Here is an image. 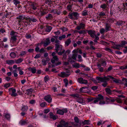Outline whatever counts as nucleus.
<instances>
[{
  "label": "nucleus",
  "instance_id": "61",
  "mask_svg": "<svg viewBox=\"0 0 127 127\" xmlns=\"http://www.w3.org/2000/svg\"><path fill=\"white\" fill-rule=\"evenodd\" d=\"M44 80L45 82H47L48 81V76H46L45 77L44 79Z\"/></svg>",
  "mask_w": 127,
  "mask_h": 127
},
{
  "label": "nucleus",
  "instance_id": "3",
  "mask_svg": "<svg viewBox=\"0 0 127 127\" xmlns=\"http://www.w3.org/2000/svg\"><path fill=\"white\" fill-rule=\"evenodd\" d=\"M55 52H53L52 53V55L53 57L51 60V62L53 63H54L58 62V63L55 64V65L57 66L61 64V62L58 61V59L56 56H55Z\"/></svg>",
  "mask_w": 127,
  "mask_h": 127
},
{
  "label": "nucleus",
  "instance_id": "28",
  "mask_svg": "<svg viewBox=\"0 0 127 127\" xmlns=\"http://www.w3.org/2000/svg\"><path fill=\"white\" fill-rule=\"evenodd\" d=\"M47 105V103L45 102H40V106L41 107H45Z\"/></svg>",
  "mask_w": 127,
  "mask_h": 127
},
{
  "label": "nucleus",
  "instance_id": "42",
  "mask_svg": "<svg viewBox=\"0 0 127 127\" xmlns=\"http://www.w3.org/2000/svg\"><path fill=\"white\" fill-rule=\"evenodd\" d=\"M65 36H66L65 35H64L60 36L59 37V39L60 40H61L65 38Z\"/></svg>",
  "mask_w": 127,
  "mask_h": 127
},
{
  "label": "nucleus",
  "instance_id": "64",
  "mask_svg": "<svg viewBox=\"0 0 127 127\" xmlns=\"http://www.w3.org/2000/svg\"><path fill=\"white\" fill-rule=\"evenodd\" d=\"M124 48L126 49L123 50V52L124 53H126L127 52V46L125 47Z\"/></svg>",
  "mask_w": 127,
  "mask_h": 127
},
{
  "label": "nucleus",
  "instance_id": "8",
  "mask_svg": "<svg viewBox=\"0 0 127 127\" xmlns=\"http://www.w3.org/2000/svg\"><path fill=\"white\" fill-rule=\"evenodd\" d=\"M67 112V110L66 109H59L57 111V113L60 115H63L64 113H66Z\"/></svg>",
  "mask_w": 127,
  "mask_h": 127
},
{
  "label": "nucleus",
  "instance_id": "31",
  "mask_svg": "<svg viewBox=\"0 0 127 127\" xmlns=\"http://www.w3.org/2000/svg\"><path fill=\"white\" fill-rule=\"evenodd\" d=\"M71 41L70 39H68L65 42V45L66 46H68L69 44L70 43Z\"/></svg>",
  "mask_w": 127,
  "mask_h": 127
},
{
  "label": "nucleus",
  "instance_id": "1",
  "mask_svg": "<svg viewBox=\"0 0 127 127\" xmlns=\"http://www.w3.org/2000/svg\"><path fill=\"white\" fill-rule=\"evenodd\" d=\"M110 79L112 80L115 82H118V81L117 80L114 78L112 76H110L104 77V78L99 77L97 78V80L98 81H99L101 82H105L102 84V85L104 87H106V86L107 83H106V82Z\"/></svg>",
  "mask_w": 127,
  "mask_h": 127
},
{
  "label": "nucleus",
  "instance_id": "57",
  "mask_svg": "<svg viewBox=\"0 0 127 127\" xmlns=\"http://www.w3.org/2000/svg\"><path fill=\"white\" fill-rule=\"evenodd\" d=\"M39 51L40 52H45V50L43 48H42L40 49Z\"/></svg>",
  "mask_w": 127,
  "mask_h": 127
},
{
  "label": "nucleus",
  "instance_id": "33",
  "mask_svg": "<svg viewBox=\"0 0 127 127\" xmlns=\"http://www.w3.org/2000/svg\"><path fill=\"white\" fill-rule=\"evenodd\" d=\"M26 53V51H22L21 52L20 54L19 55V56L20 57L23 56L25 55Z\"/></svg>",
  "mask_w": 127,
  "mask_h": 127
},
{
  "label": "nucleus",
  "instance_id": "23",
  "mask_svg": "<svg viewBox=\"0 0 127 127\" xmlns=\"http://www.w3.org/2000/svg\"><path fill=\"white\" fill-rule=\"evenodd\" d=\"M85 26L84 24L82 23H81L80 24V26H77V29L78 30H79L81 29H83Z\"/></svg>",
  "mask_w": 127,
  "mask_h": 127
},
{
  "label": "nucleus",
  "instance_id": "12",
  "mask_svg": "<svg viewBox=\"0 0 127 127\" xmlns=\"http://www.w3.org/2000/svg\"><path fill=\"white\" fill-rule=\"evenodd\" d=\"M77 102L79 103H81L83 104H85V100L82 98L79 97L76 100Z\"/></svg>",
  "mask_w": 127,
  "mask_h": 127
},
{
  "label": "nucleus",
  "instance_id": "27",
  "mask_svg": "<svg viewBox=\"0 0 127 127\" xmlns=\"http://www.w3.org/2000/svg\"><path fill=\"white\" fill-rule=\"evenodd\" d=\"M10 56L12 58H14L16 57V55L14 52H12L10 54Z\"/></svg>",
  "mask_w": 127,
  "mask_h": 127
},
{
  "label": "nucleus",
  "instance_id": "19",
  "mask_svg": "<svg viewBox=\"0 0 127 127\" xmlns=\"http://www.w3.org/2000/svg\"><path fill=\"white\" fill-rule=\"evenodd\" d=\"M50 118H52L53 120H55L58 118L57 116L55 115H54L52 113H50Z\"/></svg>",
  "mask_w": 127,
  "mask_h": 127
},
{
  "label": "nucleus",
  "instance_id": "10",
  "mask_svg": "<svg viewBox=\"0 0 127 127\" xmlns=\"http://www.w3.org/2000/svg\"><path fill=\"white\" fill-rule=\"evenodd\" d=\"M78 82L81 84H86L87 83V80H84L82 78H80L78 79Z\"/></svg>",
  "mask_w": 127,
  "mask_h": 127
},
{
  "label": "nucleus",
  "instance_id": "32",
  "mask_svg": "<svg viewBox=\"0 0 127 127\" xmlns=\"http://www.w3.org/2000/svg\"><path fill=\"white\" fill-rule=\"evenodd\" d=\"M110 26L108 24H106V27L105 28L106 32H107L108 31L110 30Z\"/></svg>",
  "mask_w": 127,
  "mask_h": 127
},
{
  "label": "nucleus",
  "instance_id": "44",
  "mask_svg": "<svg viewBox=\"0 0 127 127\" xmlns=\"http://www.w3.org/2000/svg\"><path fill=\"white\" fill-rule=\"evenodd\" d=\"M89 121L88 120H85L83 122V124H84L88 125L89 124Z\"/></svg>",
  "mask_w": 127,
  "mask_h": 127
},
{
  "label": "nucleus",
  "instance_id": "53",
  "mask_svg": "<svg viewBox=\"0 0 127 127\" xmlns=\"http://www.w3.org/2000/svg\"><path fill=\"white\" fill-rule=\"evenodd\" d=\"M93 100V99L91 98H89L87 99V101L88 102H89Z\"/></svg>",
  "mask_w": 127,
  "mask_h": 127
},
{
  "label": "nucleus",
  "instance_id": "17",
  "mask_svg": "<svg viewBox=\"0 0 127 127\" xmlns=\"http://www.w3.org/2000/svg\"><path fill=\"white\" fill-rule=\"evenodd\" d=\"M103 96L100 95H98V98L97 99H95L94 100V103H95L97 102L99 100H100L101 99H103Z\"/></svg>",
  "mask_w": 127,
  "mask_h": 127
},
{
  "label": "nucleus",
  "instance_id": "22",
  "mask_svg": "<svg viewBox=\"0 0 127 127\" xmlns=\"http://www.w3.org/2000/svg\"><path fill=\"white\" fill-rule=\"evenodd\" d=\"M126 44H127V42L125 41H122L121 43L119 44V46L122 47H123Z\"/></svg>",
  "mask_w": 127,
  "mask_h": 127
},
{
  "label": "nucleus",
  "instance_id": "49",
  "mask_svg": "<svg viewBox=\"0 0 127 127\" xmlns=\"http://www.w3.org/2000/svg\"><path fill=\"white\" fill-rule=\"evenodd\" d=\"M106 5L105 4H104L101 5L100 7L102 8L105 9L106 8Z\"/></svg>",
  "mask_w": 127,
  "mask_h": 127
},
{
  "label": "nucleus",
  "instance_id": "39",
  "mask_svg": "<svg viewBox=\"0 0 127 127\" xmlns=\"http://www.w3.org/2000/svg\"><path fill=\"white\" fill-rule=\"evenodd\" d=\"M13 73L14 74V76L15 77H17L18 76V75L17 73V72L16 70H14L13 71Z\"/></svg>",
  "mask_w": 127,
  "mask_h": 127
},
{
  "label": "nucleus",
  "instance_id": "7",
  "mask_svg": "<svg viewBox=\"0 0 127 127\" xmlns=\"http://www.w3.org/2000/svg\"><path fill=\"white\" fill-rule=\"evenodd\" d=\"M70 71H68L66 72V73L64 72H62L59 74L60 77H65L68 76L70 75Z\"/></svg>",
  "mask_w": 127,
  "mask_h": 127
},
{
  "label": "nucleus",
  "instance_id": "26",
  "mask_svg": "<svg viewBox=\"0 0 127 127\" xmlns=\"http://www.w3.org/2000/svg\"><path fill=\"white\" fill-rule=\"evenodd\" d=\"M122 83L124 84V85L126 87H127V79L125 78L122 79Z\"/></svg>",
  "mask_w": 127,
  "mask_h": 127
},
{
  "label": "nucleus",
  "instance_id": "63",
  "mask_svg": "<svg viewBox=\"0 0 127 127\" xmlns=\"http://www.w3.org/2000/svg\"><path fill=\"white\" fill-rule=\"evenodd\" d=\"M87 13V11H85L82 13V15L83 16H85L86 15Z\"/></svg>",
  "mask_w": 127,
  "mask_h": 127
},
{
  "label": "nucleus",
  "instance_id": "45",
  "mask_svg": "<svg viewBox=\"0 0 127 127\" xmlns=\"http://www.w3.org/2000/svg\"><path fill=\"white\" fill-rule=\"evenodd\" d=\"M10 85L9 83H6L4 85V87L5 88H8L10 86Z\"/></svg>",
  "mask_w": 127,
  "mask_h": 127
},
{
  "label": "nucleus",
  "instance_id": "46",
  "mask_svg": "<svg viewBox=\"0 0 127 127\" xmlns=\"http://www.w3.org/2000/svg\"><path fill=\"white\" fill-rule=\"evenodd\" d=\"M105 31H106L103 28H102L100 30V33L101 34H102L104 33Z\"/></svg>",
  "mask_w": 127,
  "mask_h": 127
},
{
  "label": "nucleus",
  "instance_id": "24",
  "mask_svg": "<svg viewBox=\"0 0 127 127\" xmlns=\"http://www.w3.org/2000/svg\"><path fill=\"white\" fill-rule=\"evenodd\" d=\"M23 60V59L19 58L17 60H15V63L19 64L21 63Z\"/></svg>",
  "mask_w": 127,
  "mask_h": 127
},
{
  "label": "nucleus",
  "instance_id": "20",
  "mask_svg": "<svg viewBox=\"0 0 127 127\" xmlns=\"http://www.w3.org/2000/svg\"><path fill=\"white\" fill-rule=\"evenodd\" d=\"M28 109V107L27 106L23 105L22 107L21 110L24 112H26L27 111Z\"/></svg>",
  "mask_w": 127,
  "mask_h": 127
},
{
  "label": "nucleus",
  "instance_id": "36",
  "mask_svg": "<svg viewBox=\"0 0 127 127\" xmlns=\"http://www.w3.org/2000/svg\"><path fill=\"white\" fill-rule=\"evenodd\" d=\"M13 2L16 5L20 3V1L18 0H13Z\"/></svg>",
  "mask_w": 127,
  "mask_h": 127
},
{
  "label": "nucleus",
  "instance_id": "51",
  "mask_svg": "<svg viewBox=\"0 0 127 127\" xmlns=\"http://www.w3.org/2000/svg\"><path fill=\"white\" fill-rule=\"evenodd\" d=\"M105 91L108 94H110L111 93V91L109 89L107 88L105 89Z\"/></svg>",
  "mask_w": 127,
  "mask_h": 127
},
{
  "label": "nucleus",
  "instance_id": "40",
  "mask_svg": "<svg viewBox=\"0 0 127 127\" xmlns=\"http://www.w3.org/2000/svg\"><path fill=\"white\" fill-rule=\"evenodd\" d=\"M64 82L65 84V86L67 87L68 84V80L66 79H64Z\"/></svg>",
  "mask_w": 127,
  "mask_h": 127
},
{
  "label": "nucleus",
  "instance_id": "11",
  "mask_svg": "<svg viewBox=\"0 0 127 127\" xmlns=\"http://www.w3.org/2000/svg\"><path fill=\"white\" fill-rule=\"evenodd\" d=\"M62 49V46L61 45L58 44H56L55 50L57 52L59 51H61Z\"/></svg>",
  "mask_w": 127,
  "mask_h": 127
},
{
  "label": "nucleus",
  "instance_id": "54",
  "mask_svg": "<svg viewBox=\"0 0 127 127\" xmlns=\"http://www.w3.org/2000/svg\"><path fill=\"white\" fill-rule=\"evenodd\" d=\"M69 18H70L71 19H73V13L69 14Z\"/></svg>",
  "mask_w": 127,
  "mask_h": 127
},
{
  "label": "nucleus",
  "instance_id": "9",
  "mask_svg": "<svg viewBox=\"0 0 127 127\" xmlns=\"http://www.w3.org/2000/svg\"><path fill=\"white\" fill-rule=\"evenodd\" d=\"M43 44L44 47H46L48 46V38H47L45 40L42 41L40 43H38V45H41Z\"/></svg>",
  "mask_w": 127,
  "mask_h": 127
},
{
  "label": "nucleus",
  "instance_id": "14",
  "mask_svg": "<svg viewBox=\"0 0 127 127\" xmlns=\"http://www.w3.org/2000/svg\"><path fill=\"white\" fill-rule=\"evenodd\" d=\"M28 121L27 120H22L19 122V123L21 125H24L27 124Z\"/></svg>",
  "mask_w": 127,
  "mask_h": 127
},
{
  "label": "nucleus",
  "instance_id": "34",
  "mask_svg": "<svg viewBox=\"0 0 127 127\" xmlns=\"http://www.w3.org/2000/svg\"><path fill=\"white\" fill-rule=\"evenodd\" d=\"M71 96H73L75 99H78L79 98V95L77 94H73L71 95Z\"/></svg>",
  "mask_w": 127,
  "mask_h": 127
},
{
  "label": "nucleus",
  "instance_id": "29",
  "mask_svg": "<svg viewBox=\"0 0 127 127\" xmlns=\"http://www.w3.org/2000/svg\"><path fill=\"white\" fill-rule=\"evenodd\" d=\"M87 88L86 87H83L82 88H81L80 89V92H85V91L84 90L85 89H87Z\"/></svg>",
  "mask_w": 127,
  "mask_h": 127
},
{
  "label": "nucleus",
  "instance_id": "58",
  "mask_svg": "<svg viewBox=\"0 0 127 127\" xmlns=\"http://www.w3.org/2000/svg\"><path fill=\"white\" fill-rule=\"evenodd\" d=\"M40 56H41V55L40 54H37L34 57V58H38L40 57Z\"/></svg>",
  "mask_w": 127,
  "mask_h": 127
},
{
  "label": "nucleus",
  "instance_id": "55",
  "mask_svg": "<svg viewBox=\"0 0 127 127\" xmlns=\"http://www.w3.org/2000/svg\"><path fill=\"white\" fill-rule=\"evenodd\" d=\"M74 120L77 123H78L79 122V120L78 118L77 117H75L74 118Z\"/></svg>",
  "mask_w": 127,
  "mask_h": 127
},
{
  "label": "nucleus",
  "instance_id": "43",
  "mask_svg": "<svg viewBox=\"0 0 127 127\" xmlns=\"http://www.w3.org/2000/svg\"><path fill=\"white\" fill-rule=\"evenodd\" d=\"M52 101V98L50 95H48V103H50Z\"/></svg>",
  "mask_w": 127,
  "mask_h": 127
},
{
  "label": "nucleus",
  "instance_id": "6",
  "mask_svg": "<svg viewBox=\"0 0 127 127\" xmlns=\"http://www.w3.org/2000/svg\"><path fill=\"white\" fill-rule=\"evenodd\" d=\"M29 18V17L23 15H19L17 18V19L19 20L18 21L19 22H20L24 20H28Z\"/></svg>",
  "mask_w": 127,
  "mask_h": 127
},
{
  "label": "nucleus",
  "instance_id": "62",
  "mask_svg": "<svg viewBox=\"0 0 127 127\" xmlns=\"http://www.w3.org/2000/svg\"><path fill=\"white\" fill-rule=\"evenodd\" d=\"M101 64L103 66H105L106 65V64L105 61H103L102 63Z\"/></svg>",
  "mask_w": 127,
  "mask_h": 127
},
{
  "label": "nucleus",
  "instance_id": "59",
  "mask_svg": "<svg viewBox=\"0 0 127 127\" xmlns=\"http://www.w3.org/2000/svg\"><path fill=\"white\" fill-rule=\"evenodd\" d=\"M61 29L63 32H65L67 30V29L66 28L64 27L63 28Z\"/></svg>",
  "mask_w": 127,
  "mask_h": 127
},
{
  "label": "nucleus",
  "instance_id": "2",
  "mask_svg": "<svg viewBox=\"0 0 127 127\" xmlns=\"http://www.w3.org/2000/svg\"><path fill=\"white\" fill-rule=\"evenodd\" d=\"M78 52L80 54L82 53V51L80 50H78V49H77L74 50L72 52L73 54L72 58L69 59V61L71 63L74 62V61L73 60H76V57L78 53Z\"/></svg>",
  "mask_w": 127,
  "mask_h": 127
},
{
  "label": "nucleus",
  "instance_id": "15",
  "mask_svg": "<svg viewBox=\"0 0 127 127\" xmlns=\"http://www.w3.org/2000/svg\"><path fill=\"white\" fill-rule=\"evenodd\" d=\"M88 33L92 37H94L95 35V31L90 30L88 31Z\"/></svg>",
  "mask_w": 127,
  "mask_h": 127
},
{
  "label": "nucleus",
  "instance_id": "18",
  "mask_svg": "<svg viewBox=\"0 0 127 127\" xmlns=\"http://www.w3.org/2000/svg\"><path fill=\"white\" fill-rule=\"evenodd\" d=\"M16 90L15 89H12V93L11 95L12 96H15L17 95V94L16 93Z\"/></svg>",
  "mask_w": 127,
  "mask_h": 127
},
{
  "label": "nucleus",
  "instance_id": "48",
  "mask_svg": "<svg viewBox=\"0 0 127 127\" xmlns=\"http://www.w3.org/2000/svg\"><path fill=\"white\" fill-rule=\"evenodd\" d=\"M99 104L100 105H103L105 104V102L103 100H100L99 103Z\"/></svg>",
  "mask_w": 127,
  "mask_h": 127
},
{
  "label": "nucleus",
  "instance_id": "52",
  "mask_svg": "<svg viewBox=\"0 0 127 127\" xmlns=\"http://www.w3.org/2000/svg\"><path fill=\"white\" fill-rule=\"evenodd\" d=\"M35 103V102L34 100H32L30 101V103L31 104H34Z\"/></svg>",
  "mask_w": 127,
  "mask_h": 127
},
{
  "label": "nucleus",
  "instance_id": "38",
  "mask_svg": "<svg viewBox=\"0 0 127 127\" xmlns=\"http://www.w3.org/2000/svg\"><path fill=\"white\" fill-rule=\"evenodd\" d=\"M47 60H45L44 59H43L42 60V64L43 65H46Z\"/></svg>",
  "mask_w": 127,
  "mask_h": 127
},
{
  "label": "nucleus",
  "instance_id": "5",
  "mask_svg": "<svg viewBox=\"0 0 127 127\" xmlns=\"http://www.w3.org/2000/svg\"><path fill=\"white\" fill-rule=\"evenodd\" d=\"M57 127H72L71 126H68V124L63 121H61L60 124L57 126Z\"/></svg>",
  "mask_w": 127,
  "mask_h": 127
},
{
  "label": "nucleus",
  "instance_id": "56",
  "mask_svg": "<svg viewBox=\"0 0 127 127\" xmlns=\"http://www.w3.org/2000/svg\"><path fill=\"white\" fill-rule=\"evenodd\" d=\"M11 78L10 77H9L8 76L6 77H5V80L7 81H9L11 79Z\"/></svg>",
  "mask_w": 127,
  "mask_h": 127
},
{
  "label": "nucleus",
  "instance_id": "47",
  "mask_svg": "<svg viewBox=\"0 0 127 127\" xmlns=\"http://www.w3.org/2000/svg\"><path fill=\"white\" fill-rule=\"evenodd\" d=\"M81 58V56L80 55H78V58L79 59L78 60V62H81L82 61V60Z\"/></svg>",
  "mask_w": 127,
  "mask_h": 127
},
{
  "label": "nucleus",
  "instance_id": "13",
  "mask_svg": "<svg viewBox=\"0 0 127 127\" xmlns=\"http://www.w3.org/2000/svg\"><path fill=\"white\" fill-rule=\"evenodd\" d=\"M6 64L10 65H12L15 63V60H6Z\"/></svg>",
  "mask_w": 127,
  "mask_h": 127
},
{
  "label": "nucleus",
  "instance_id": "4",
  "mask_svg": "<svg viewBox=\"0 0 127 127\" xmlns=\"http://www.w3.org/2000/svg\"><path fill=\"white\" fill-rule=\"evenodd\" d=\"M17 33L13 31H12L10 32V35L11 36L12 40L13 42L17 40L16 36Z\"/></svg>",
  "mask_w": 127,
  "mask_h": 127
},
{
  "label": "nucleus",
  "instance_id": "37",
  "mask_svg": "<svg viewBox=\"0 0 127 127\" xmlns=\"http://www.w3.org/2000/svg\"><path fill=\"white\" fill-rule=\"evenodd\" d=\"M28 20H29L30 21H31L33 22H36V20L34 18H30L29 17Z\"/></svg>",
  "mask_w": 127,
  "mask_h": 127
},
{
  "label": "nucleus",
  "instance_id": "60",
  "mask_svg": "<svg viewBox=\"0 0 127 127\" xmlns=\"http://www.w3.org/2000/svg\"><path fill=\"white\" fill-rule=\"evenodd\" d=\"M37 6V5L36 4H34V5H33L32 6V8L33 9L35 10L36 9V7Z\"/></svg>",
  "mask_w": 127,
  "mask_h": 127
},
{
  "label": "nucleus",
  "instance_id": "30",
  "mask_svg": "<svg viewBox=\"0 0 127 127\" xmlns=\"http://www.w3.org/2000/svg\"><path fill=\"white\" fill-rule=\"evenodd\" d=\"M33 91V89H28L27 90V94L28 95L31 94L32 93V92Z\"/></svg>",
  "mask_w": 127,
  "mask_h": 127
},
{
  "label": "nucleus",
  "instance_id": "41",
  "mask_svg": "<svg viewBox=\"0 0 127 127\" xmlns=\"http://www.w3.org/2000/svg\"><path fill=\"white\" fill-rule=\"evenodd\" d=\"M73 16L74 17H78L79 16V14L77 12L73 13Z\"/></svg>",
  "mask_w": 127,
  "mask_h": 127
},
{
  "label": "nucleus",
  "instance_id": "25",
  "mask_svg": "<svg viewBox=\"0 0 127 127\" xmlns=\"http://www.w3.org/2000/svg\"><path fill=\"white\" fill-rule=\"evenodd\" d=\"M4 116L7 120H9L10 118V115L9 114L6 113L5 114Z\"/></svg>",
  "mask_w": 127,
  "mask_h": 127
},
{
  "label": "nucleus",
  "instance_id": "35",
  "mask_svg": "<svg viewBox=\"0 0 127 127\" xmlns=\"http://www.w3.org/2000/svg\"><path fill=\"white\" fill-rule=\"evenodd\" d=\"M72 66L73 67L78 68L80 67V66L79 64L78 63H75L74 64H72Z\"/></svg>",
  "mask_w": 127,
  "mask_h": 127
},
{
  "label": "nucleus",
  "instance_id": "21",
  "mask_svg": "<svg viewBox=\"0 0 127 127\" xmlns=\"http://www.w3.org/2000/svg\"><path fill=\"white\" fill-rule=\"evenodd\" d=\"M29 70L33 74L35 73L36 72V69L35 67L29 68Z\"/></svg>",
  "mask_w": 127,
  "mask_h": 127
},
{
  "label": "nucleus",
  "instance_id": "16",
  "mask_svg": "<svg viewBox=\"0 0 127 127\" xmlns=\"http://www.w3.org/2000/svg\"><path fill=\"white\" fill-rule=\"evenodd\" d=\"M88 33L92 37H94L95 35V31L90 30L88 31Z\"/></svg>",
  "mask_w": 127,
  "mask_h": 127
},
{
  "label": "nucleus",
  "instance_id": "50",
  "mask_svg": "<svg viewBox=\"0 0 127 127\" xmlns=\"http://www.w3.org/2000/svg\"><path fill=\"white\" fill-rule=\"evenodd\" d=\"M121 68L122 69H127V64L122 66Z\"/></svg>",
  "mask_w": 127,
  "mask_h": 127
}]
</instances>
